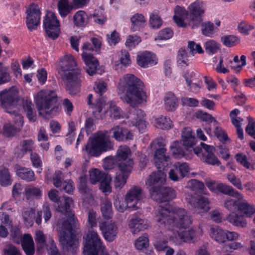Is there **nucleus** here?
<instances>
[{"mask_svg": "<svg viewBox=\"0 0 255 255\" xmlns=\"http://www.w3.org/2000/svg\"><path fill=\"white\" fill-rule=\"evenodd\" d=\"M165 145L164 140L162 137L153 140L150 144L151 149L154 151V164L158 171L152 172L148 179L149 190L151 198L160 203L168 202L176 197L174 190L163 187L166 176L163 171H167L169 165L171 164L169 156L166 155Z\"/></svg>", "mask_w": 255, "mask_h": 255, "instance_id": "f257e3e1", "label": "nucleus"}, {"mask_svg": "<svg viewBox=\"0 0 255 255\" xmlns=\"http://www.w3.org/2000/svg\"><path fill=\"white\" fill-rule=\"evenodd\" d=\"M156 218L157 222L161 225L180 229L178 236L182 242L191 243L196 237L195 230L186 228L192 221L183 208L173 207L169 204H166L165 207L159 206Z\"/></svg>", "mask_w": 255, "mask_h": 255, "instance_id": "f03ea898", "label": "nucleus"}, {"mask_svg": "<svg viewBox=\"0 0 255 255\" xmlns=\"http://www.w3.org/2000/svg\"><path fill=\"white\" fill-rule=\"evenodd\" d=\"M73 202L71 198L64 197V202H60L58 204L57 210L64 214L66 219L63 220L57 231L59 234V242L63 248L72 255H74L78 244L75 230L78 220L70 208V205Z\"/></svg>", "mask_w": 255, "mask_h": 255, "instance_id": "7ed1b4c3", "label": "nucleus"}, {"mask_svg": "<svg viewBox=\"0 0 255 255\" xmlns=\"http://www.w3.org/2000/svg\"><path fill=\"white\" fill-rule=\"evenodd\" d=\"M119 91L125 92V100L131 107H135L145 101L146 98L143 82L133 74H127L124 81L118 85Z\"/></svg>", "mask_w": 255, "mask_h": 255, "instance_id": "20e7f679", "label": "nucleus"}, {"mask_svg": "<svg viewBox=\"0 0 255 255\" xmlns=\"http://www.w3.org/2000/svg\"><path fill=\"white\" fill-rule=\"evenodd\" d=\"M59 74L66 81V89L71 95L80 92L81 69L72 55H66L60 59Z\"/></svg>", "mask_w": 255, "mask_h": 255, "instance_id": "39448f33", "label": "nucleus"}, {"mask_svg": "<svg viewBox=\"0 0 255 255\" xmlns=\"http://www.w3.org/2000/svg\"><path fill=\"white\" fill-rule=\"evenodd\" d=\"M231 198L227 199L224 206L231 213L227 217L228 221L233 225L242 228L246 227L247 223L243 216L239 215L236 212L240 211L247 217H251L255 213V207L249 204L245 200H241Z\"/></svg>", "mask_w": 255, "mask_h": 255, "instance_id": "423d86ee", "label": "nucleus"}, {"mask_svg": "<svg viewBox=\"0 0 255 255\" xmlns=\"http://www.w3.org/2000/svg\"><path fill=\"white\" fill-rule=\"evenodd\" d=\"M114 143L110 138L107 130L98 131L83 148L88 154L99 157L102 153L114 149Z\"/></svg>", "mask_w": 255, "mask_h": 255, "instance_id": "0eeeda50", "label": "nucleus"}, {"mask_svg": "<svg viewBox=\"0 0 255 255\" xmlns=\"http://www.w3.org/2000/svg\"><path fill=\"white\" fill-rule=\"evenodd\" d=\"M57 96L53 91L41 90L35 97V102L39 115L42 112L45 116H50L58 109Z\"/></svg>", "mask_w": 255, "mask_h": 255, "instance_id": "6e6552de", "label": "nucleus"}, {"mask_svg": "<svg viewBox=\"0 0 255 255\" xmlns=\"http://www.w3.org/2000/svg\"><path fill=\"white\" fill-rule=\"evenodd\" d=\"M83 238L85 239L83 254L84 255H107L105 247L97 233L89 231Z\"/></svg>", "mask_w": 255, "mask_h": 255, "instance_id": "1a4fd4ad", "label": "nucleus"}, {"mask_svg": "<svg viewBox=\"0 0 255 255\" xmlns=\"http://www.w3.org/2000/svg\"><path fill=\"white\" fill-rule=\"evenodd\" d=\"M43 26L49 38L55 40L59 37L61 32L60 22L54 13L50 12L46 14Z\"/></svg>", "mask_w": 255, "mask_h": 255, "instance_id": "9d476101", "label": "nucleus"}, {"mask_svg": "<svg viewBox=\"0 0 255 255\" xmlns=\"http://www.w3.org/2000/svg\"><path fill=\"white\" fill-rule=\"evenodd\" d=\"M82 50L83 52L82 57L86 65L85 68L86 71L89 75L93 76L96 73L99 63L98 59L94 57L92 54L87 52L94 51V48L90 43L86 42L84 43Z\"/></svg>", "mask_w": 255, "mask_h": 255, "instance_id": "9b49d317", "label": "nucleus"}, {"mask_svg": "<svg viewBox=\"0 0 255 255\" xmlns=\"http://www.w3.org/2000/svg\"><path fill=\"white\" fill-rule=\"evenodd\" d=\"M188 12L190 19L189 25L193 29L197 28L203 21L205 12L202 2L197 0L191 3L188 6Z\"/></svg>", "mask_w": 255, "mask_h": 255, "instance_id": "f8f14e48", "label": "nucleus"}, {"mask_svg": "<svg viewBox=\"0 0 255 255\" xmlns=\"http://www.w3.org/2000/svg\"><path fill=\"white\" fill-rule=\"evenodd\" d=\"M130 153L131 151L128 147L127 146L119 147L115 157L118 160V167L120 171H131L133 161L132 159L128 158Z\"/></svg>", "mask_w": 255, "mask_h": 255, "instance_id": "ddd939ff", "label": "nucleus"}, {"mask_svg": "<svg viewBox=\"0 0 255 255\" xmlns=\"http://www.w3.org/2000/svg\"><path fill=\"white\" fill-rule=\"evenodd\" d=\"M26 17L25 23L30 31L36 29L40 24L41 12L39 6L35 3L29 5L26 11Z\"/></svg>", "mask_w": 255, "mask_h": 255, "instance_id": "4468645a", "label": "nucleus"}, {"mask_svg": "<svg viewBox=\"0 0 255 255\" xmlns=\"http://www.w3.org/2000/svg\"><path fill=\"white\" fill-rule=\"evenodd\" d=\"M18 92L12 89H5L0 92V104L5 111L11 113L9 111L17 102Z\"/></svg>", "mask_w": 255, "mask_h": 255, "instance_id": "2eb2a0df", "label": "nucleus"}, {"mask_svg": "<svg viewBox=\"0 0 255 255\" xmlns=\"http://www.w3.org/2000/svg\"><path fill=\"white\" fill-rule=\"evenodd\" d=\"M142 198V190L140 187L134 186L128 192L126 196L127 205L126 209L129 211L135 210L137 209L136 206Z\"/></svg>", "mask_w": 255, "mask_h": 255, "instance_id": "dca6fc26", "label": "nucleus"}, {"mask_svg": "<svg viewBox=\"0 0 255 255\" xmlns=\"http://www.w3.org/2000/svg\"><path fill=\"white\" fill-rule=\"evenodd\" d=\"M99 228L107 241L111 243L116 239L118 228L115 223L103 222L99 224Z\"/></svg>", "mask_w": 255, "mask_h": 255, "instance_id": "f3484780", "label": "nucleus"}, {"mask_svg": "<svg viewBox=\"0 0 255 255\" xmlns=\"http://www.w3.org/2000/svg\"><path fill=\"white\" fill-rule=\"evenodd\" d=\"M181 143L177 141H174L170 146V150L173 156L175 158L181 159L184 157L186 160L191 159L193 157L192 151H188L185 148L184 150Z\"/></svg>", "mask_w": 255, "mask_h": 255, "instance_id": "a211bd4d", "label": "nucleus"}, {"mask_svg": "<svg viewBox=\"0 0 255 255\" xmlns=\"http://www.w3.org/2000/svg\"><path fill=\"white\" fill-rule=\"evenodd\" d=\"M197 141V138L190 127L184 128L182 132L180 143L185 148H192Z\"/></svg>", "mask_w": 255, "mask_h": 255, "instance_id": "6ab92c4d", "label": "nucleus"}, {"mask_svg": "<svg viewBox=\"0 0 255 255\" xmlns=\"http://www.w3.org/2000/svg\"><path fill=\"white\" fill-rule=\"evenodd\" d=\"M113 137L118 141H124L132 139L133 135L127 128L119 126L112 128Z\"/></svg>", "mask_w": 255, "mask_h": 255, "instance_id": "aec40b11", "label": "nucleus"}, {"mask_svg": "<svg viewBox=\"0 0 255 255\" xmlns=\"http://www.w3.org/2000/svg\"><path fill=\"white\" fill-rule=\"evenodd\" d=\"M157 61L155 55L149 52H143L137 57L138 65L145 68L156 65Z\"/></svg>", "mask_w": 255, "mask_h": 255, "instance_id": "412c9836", "label": "nucleus"}, {"mask_svg": "<svg viewBox=\"0 0 255 255\" xmlns=\"http://www.w3.org/2000/svg\"><path fill=\"white\" fill-rule=\"evenodd\" d=\"M15 169L16 175L21 180L26 182L35 181V174L31 168L16 165Z\"/></svg>", "mask_w": 255, "mask_h": 255, "instance_id": "4be33fe9", "label": "nucleus"}, {"mask_svg": "<svg viewBox=\"0 0 255 255\" xmlns=\"http://www.w3.org/2000/svg\"><path fill=\"white\" fill-rule=\"evenodd\" d=\"M20 244L26 255H34L35 250V245L33 238L30 234H24L23 240H22Z\"/></svg>", "mask_w": 255, "mask_h": 255, "instance_id": "5701e85b", "label": "nucleus"}, {"mask_svg": "<svg viewBox=\"0 0 255 255\" xmlns=\"http://www.w3.org/2000/svg\"><path fill=\"white\" fill-rule=\"evenodd\" d=\"M88 104L91 106V108L93 109L92 114L95 118H99V115L101 113L103 107L106 104V101L104 100L103 97H99L96 101V103L92 104V100L93 99V95L89 94L88 96Z\"/></svg>", "mask_w": 255, "mask_h": 255, "instance_id": "b1692460", "label": "nucleus"}, {"mask_svg": "<svg viewBox=\"0 0 255 255\" xmlns=\"http://www.w3.org/2000/svg\"><path fill=\"white\" fill-rule=\"evenodd\" d=\"M131 30L132 32L140 31L146 25V19L144 16L140 13H136L130 18Z\"/></svg>", "mask_w": 255, "mask_h": 255, "instance_id": "393cba45", "label": "nucleus"}, {"mask_svg": "<svg viewBox=\"0 0 255 255\" xmlns=\"http://www.w3.org/2000/svg\"><path fill=\"white\" fill-rule=\"evenodd\" d=\"M73 22L76 27H85L89 22L88 16L84 10H79L73 15Z\"/></svg>", "mask_w": 255, "mask_h": 255, "instance_id": "a878e982", "label": "nucleus"}, {"mask_svg": "<svg viewBox=\"0 0 255 255\" xmlns=\"http://www.w3.org/2000/svg\"><path fill=\"white\" fill-rule=\"evenodd\" d=\"M129 227L133 234L138 233L147 228L145 221L139 217H135L132 218L129 223Z\"/></svg>", "mask_w": 255, "mask_h": 255, "instance_id": "bb28decb", "label": "nucleus"}, {"mask_svg": "<svg viewBox=\"0 0 255 255\" xmlns=\"http://www.w3.org/2000/svg\"><path fill=\"white\" fill-rule=\"evenodd\" d=\"M217 190L219 192L226 195L235 197L237 198H243V196L238 191L235 190L232 186L224 183L217 184Z\"/></svg>", "mask_w": 255, "mask_h": 255, "instance_id": "cd10ccee", "label": "nucleus"}, {"mask_svg": "<svg viewBox=\"0 0 255 255\" xmlns=\"http://www.w3.org/2000/svg\"><path fill=\"white\" fill-rule=\"evenodd\" d=\"M226 231H224L217 226L211 227L210 229V237L219 243H225Z\"/></svg>", "mask_w": 255, "mask_h": 255, "instance_id": "c85d7f7f", "label": "nucleus"}, {"mask_svg": "<svg viewBox=\"0 0 255 255\" xmlns=\"http://www.w3.org/2000/svg\"><path fill=\"white\" fill-rule=\"evenodd\" d=\"M164 102L165 109L168 111H175L178 106V100L172 92L166 94Z\"/></svg>", "mask_w": 255, "mask_h": 255, "instance_id": "c756f323", "label": "nucleus"}, {"mask_svg": "<svg viewBox=\"0 0 255 255\" xmlns=\"http://www.w3.org/2000/svg\"><path fill=\"white\" fill-rule=\"evenodd\" d=\"M33 107V105L31 101L27 100L23 101V110L26 113L28 120L31 122H34L36 120V113Z\"/></svg>", "mask_w": 255, "mask_h": 255, "instance_id": "7c9ffc66", "label": "nucleus"}, {"mask_svg": "<svg viewBox=\"0 0 255 255\" xmlns=\"http://www.w3.org/2000/svg\"><path fill=\"white\" fill-rule=\"evenodd\" d=\"M109 175L98 168H94L90 172V180L92 184L95 185L97 183H100Z\"/></svg>", "mask_w": 255, "mask_h": 255, "instance_id": "2f4dec72", "label": "nucleus"}, {"mask_svg": "<svg viewBox=\"0 0 255 255\" xmlns=\"http://www.w3.org/2000/svg\"><path fill=\"white\" fill-rule=\"evenodd\" d=\"M184 73L183 77L190 91L195 93L198 92L200 90V86L196 83L192 82L193 81L192 78L195 76V73L193 71L190 72L187 71L184 72Z\"/></svg>", "mask_w": 255, "mask_h": 255, "instance_id": "473e14b6", "label": "nucleus"}, {"mask_svg": "<svg viewBox=\"0 0 255 255\" xmlns=\"http://www.w3.org/2000/svg\"><path fill=\"white\" fill-rule=\"evenodd\" d=\"M57 8L60 15L64 18L70 13L73 7L68 0H59L57 3Z\"/></svg>", "mask_w": 255, "mask_h": 255, "instance_id": "72a5a7b5", "label": "nucleus"}, {"mask_svg": "<svg viewBox=\"0 0 255 255\" xmlns=\"http://www.w3.org/2000/svg\"><path fill=\"white\" fill-rule=\"evenodd\" d=\"M12 179L8 168L3 167L0 169V184L3 187L11 185Z\"/></svg>", "mask_w": 255, "mask_h": 255, "instance_id": "f704fd0d", "label": "nucleus"}, {"mask_svg": "<svg viewBox=\"0 0 255 255\" xmlns=\"http://www.w3.org/2000/svg\"><path fill=\"white\" fill-rule=\"evenodd\" d=\"M200 25L201 26L202 34L205 36L211 37L216 30H218L217 28L215 27L214 23L211 21L202 22Z\"/></svg>", "mask_w": 255, "mask_h": 255, "instance_id": "c9c22d12", "label": "nucleus"}, {"mask_svg": "<svg viewBox=\"0 0 255 255\" xmlns=\"http://www.w3.org/2000/svg\"><path fill=\"white\" fill-rule=\"evenodd\" d=\"M189 57L188 52L183 48H180L178 51L177 55V64L178 67L184 68L189 65V60L188 59Z\"/></svg>", "mask_w": 255, "mask_h": 255, "instance_id": "e433bc0d", "label": "nucleus"}, {"mask_svg": "<svg viewBox=\"0 0 255 255\" xmlns=\"http://www.w3.org/2000/svg\"><path fill=\"white\" fill-rule=\"evenodd\" d=\"M135 114L137 116L135 119L136 122L135 125L138 128L140 132H143L146 128V122L143 120L145 114L144 112L140 109L136 110Z\"/></svg>", "mask_w": 255, "mask_h": 255, "instance_id": "4c0bfd02", "label": "nucleus"}, {"mask_svg": "<svg viewBox=\"0 0 255 255\" xmlns=\"http://www.w3.org/2000/svg\"><path fill=\"white\" fill-rule=\"evenodd\" d=\"M121 173L117 174L115 180V187L116 189H121L124 187L127 182V179L131 171H121Z\"/></svg>", "mask_w": 255, "mask_h": 255, "instance_id": "58836bf2", "label": "nucleus"}, {"mask_svg": "<svg viewBox=\"0 0 255 255\" xmlns=\"http://www.w3.org/2000/svg\"><path fill=\"white\" fill-rule=\"evenodd\" d=\"M204 47L207 54L213 55L220 50V44L214 40H209L204 43Z\"/></svg>", "mask_w": 255, "mask_h": 255, "instance_id": "ea45409f", "label": "nucleus"}, {"mask_svg": "<svg viewBox=\"0 0 255 255\" xmlns=\"http://www.w3.org/2000/svg\"><path fill=\"white\" fill-rule=\"evenodd\" d=\"M192 200L194 201L193 206L195 208L203 210L206 212H208L210 210L209 201L207 198L201 197L198 199H193Z\"/></svg>", "mask_w": 255, "mask_h": 255, "instance_id": "a19ab883", "label": "nucleus"}, {"mask_svg": "<svg viewBox=\"0 0 255 255\" xmlns=\"http://www.w3.org/2000/svg\"><path fill=\"white\" fill-rule=\"evenodd\" d=\"M235 158L238 163H240L246 169L250 170L254 169V165L248 161V157L245 154L238 153L235 155Z\"/></svg>", "mask_w": 255, "mask_h": 255, "instance_id": "79ce46f5", "label": "nucleus"}, {"mask_svg": "<svg viewBox=\"0 0 255 255\" xmlns=\"http://www.w3.org/2000/svg\"><path fill=\"white\" fill-rule=\"evenodd\" d=\"M156 127L162 129H168L171 128L172 121L169 118L161 116L156 119Z\"/></svg>", "mask_w": 255, "mask_h": 255, "instance_id": "37998d69", "label": "nucleus"}, {"mask_svg": "<svg viewBox=\"0 0 255 255\" xmlns=\"http://www.w3.org/2000/svg\"><path fill=\"white\" fill-rule=\"evenodd\" d=\"M30 159L33 167L37 169L36 172L40 173L42 171V162L40 156L36 152H31Z\"/></svg>", "mask_w": 255, "mask_h": 255, "instance_id": "c03bdc74", "label": "nucleus"}, {"mask_svg": "<svg viewBox=\"0 0 255 255\" xmlns=\"http://www.w3.org/2000/svg\"><path fill=\"white\" fill-rule=\"evenodd\" d=\"M10 80L8 67L0 62V85L9 82Z\"/></svg>", "mask_w": 255, "mask_h": 255, "instance_id": "a18cd8bd", "label": "nucleus"}, {"mask_svg": "<svg viewBox=\"0 0 255 255\" xmlns=\"http://www.w3.org/2000/svg\"><path fill=\"white\" fill-rule=\"evenodd\" d=\"M101 212L104 218L110 219L112 217V205L111 202L107 200L101 205Z\"/></svg>", "mask_w": 255, "mask_h": 255, "instance_id": "49530a36", "label": "nucleus"}, {"mask_svg": "<svg viewBox=\"0 0 255 255\" xmlns=\"http://www.w3.org/2000/svg\"><path fill=\"white\" fill-rule=\"evenodd\" d=\"M203 161L208 164L219 166L221 164V162L218 158L215 155L214 152L210 151L207 154L202 153Z\"/></svg>", "mask_w": 255, "mask_h": 255, "instance_id": "de8ad7c7", "label": "nucleus"}, {"mask_svg": "<svg viewBox=\"0 0 255 255\" xmlns=\"http://www.w3.org/2000/svg\"><path fill=\"white\" fill-rule=\"evenodd\" d=\"M149 240L148 235L144 234L141 237H139L135 242L134 246L136 249L141 250L146 248L148 246Z\"/></svg>", "mask_w": 255, "mask_h": 255, "instance_id": "09e8293b", "label": "nucleus"}, {"mask_svg": "<svg viewBox=\"0 0 255 255\" xmlns=\"http://www.w3.org/2000/svg\"><path fill=\"white\" fill-rule=\"evenodd\" d=\"M25 195L27 199H29L32 198L39 199L41 198L42 195L41 191L38 188L30 187L26 188Z\"/></svg>", "mask_w": 255, "mask_h": 255, "instance_id": "8fccbe9b", "label": "nucleus"}, {"mask_svg": "<svg viewBox=\"0 0 255 255\" xmlns=\"http://www.w3.org/2000/svg\"><path fill=\"white\" fill-rule=\"evenodd\" d=\"M221 40L224 45L228 47H231L236 45L239 39L237 37L230 35L222 36Z\"/></svg>", "mask_w": 255, "mask_h": 255, "instance_id": "3c124183", "label": "nucleus"}, {"mask_svg": "<svg viewBox=\"0 0 255 255\" xmlns=\"http://www.w3.org/2000/svg\"><path fill=\"white\" fill-rule=\"evenodd\" d=\"M108 43L111 46H115L121 40L120 35L116 30H114L110 34L106 35Z\"/></svg>", "mask_w": 255, "mask_h": 255, "instance_id": "603ef678", "label": "nucleus"}, {"mask_svg": "<svg viewBox=\"0 0 255 255\" xmlns=\"http://www.w3.org/2000/svg\"><path fill=\"white\" fill-rule=\"evenodd\" d=\"M34 142L31 139H24L20 141V145L24 153L27 152L31 153L34 149Z\"/></svg>", "mask_w": 255, "mask_h": 255, "instance_id": "864d4df0", "label": "nucleus"}, {"mask_svg": "<svg viewBox=\"0 0 255 255\" xmlns=\"http://www.w3.org/2000/svg\"><path fill=\"white\" fill-rule=\"evenodd\" d=\"M254 29V24H248L245 21L241 22L238 25V31L244 35H249L250 31Z\"/></svg>", "mask_w": 255, "mask_h": 255, "instance_id": "5fc2aeb1", "label": "nucleus"}, {"mask_svg": "<svg viewBox=\"0 0 255 255\" xmlns=\"http://www.w3.org/2000/svg\"><path fill=\"white\" fill-rule=\"evenodd\" d=\"M35 240L37 244V248L38 251L42 249L46 245L45 237L41 231H38L36 232Z\"/></svg>", "mask_w": 255, "mask_h": 255, "instance_id": "6e6d98bb", "label": "nucleus"}, {"mask_svg": "<svg viewBox=\"0 0 255 255\" xmlns=\"http://www.w3.org/2000/svg\"><path fill=\"white\" fill-rule=\"evenodd\" d=\"M149 24L153 28H159L162 24V20L157 14L151 13L150 14Z\"/></svg>", "mask_w": 255, "mask_h": 255, "instance_id": "4d7b16f0", "label": "nucleus"}, {"mask_svg": "<svg viewBox=\"0 0 255 255\" xmlns=\"http://www.w3.org/2000/svg\"><path fill=\"white\" fill-rule=\"evenodd\" d=\"M10 236L13 242L16 244H20L23 240L20 229L15 227H12L10 230Z\"/></svg>", "mask_w": 255, "mask_h": 255, "instance_id": "13d9d810", "label": "nucleus"}, {"mask_svg": "<svg viewBox=\"0 0 255 255\" xmlns=\"http://www.w3.org/2000/svg\"><path fill=\"white\" fill-rule=\"evenodd\" d=\"M175 166L177 168L179 173L181 179L184 178L188 175L189 171L188 165L186 163L177 162L174 164Z\"/></svg>", "mask_w": 255, "mask_h": 255, "instance_id": "bf43d9fd", "label": "nucleus"}, {"mask_svg": "<svg viewBox=\"0 0 255 255\" xmlns=\"http://www.w3.org/2000/svg\"><path fill=\"white\" fill-rule=\"evenodd\" d=\"M111 181V178L109 175L100 183L99 188L103 193L106 194L107 193H110L112 192V188L110 185Z\"/></svg>", "mask_w": 255, "mask_h": 255, "instance_id": "052dcab7", "label": "nucleus"}, {"mask_svg": "<svg viewBox=\"0 0 255 255\" xmlns=\"http://www.w3.org/2000/svg\"><path fill=\"white\" fill-rule=\"evenodd\" d=\"M214 133L222 143H226L227 141L229 140L227 133L221 128L216 127L214 130Z\"/></svg>", "mask_w": 255, "mask_h": 255, "instance_id": "680f3d73", "label": "nucleus"}, {"mask_svg": "<svg viewBox=\"0 0 255 255\" xmlns=\"http://www.w3.org/2000/svg\"><path fill=\"white\" fill-rule=\"evenodd\" d=\"M116 163L118 164V160L115 156H107L104 159V167L106 169L114 168Z\"/></svg>", "mask_w": 255, "mask_h": 255, "instance_id": "e2e57ef3", "label": "nucleus"}, {"mask_svg": "<svg viewBox=\"0 0 255 255\" xmlns=\"http://www.w3.org/2000/svg\"><path fill=\"white\" fill-rule=\"evenodd\" d=\"M248 124L246 128V132L255 139V121L251 116L248 117Z\"/></svg>", "mask_w": 255, "mask_h": 255, "instance_id": "0e129e2a", "label": "nucleus"}, {"mask_svg": "<svg viewBox=\"0 0 255 255\" xmlns=\"http://www.w3.org/2000/svg\"><path fill=\"white\" fill-rule=\"evenodd\" d=\"M17 131V130L14 125L6 124L3 126V134L7 137L14 135Z\"/></svg>", "mask_w": 255, "mask_h": 255, "instance_id": "69168bd1", "label": "nucleus"}, {"mask_svg": "<svg viewBox=\"0 0 255 255\" xmlns=\"http://www.w3.org/2000/svg\"><path fill=\"white\" fill-rule=\"evenodd\" d=\"M173 35V32L171 28H166L160 30L158 34L159 40H168Z\"/></svg>", "mask_w": 255, "mask_h": 255, "instance_id": "338daca9", "label": "nucleus"}, {"mask_svg": "<svg viewBox=\"0 0 255 255\" xmlns=\"http://www.w3.org/2000/svg\"><path fill=\"white\" fill-rule=\"evenodd\" d=\"M4 255H21L20 250L12 245L7 246L3 250Z\"/></svg>", "mask_w": 255, "mask_h": 255, "instance_id": "774afa93", "label": "nucleus"}]
</instances>
